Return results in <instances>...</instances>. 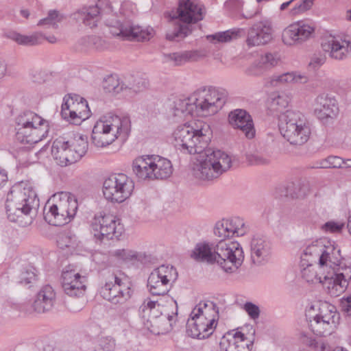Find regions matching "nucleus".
<instances>
[{"instance_id": "obj_1", "label": "nucleus", "mask_w": 351, "mask_h": 351, "mask_svg": "<svg viewBox=\"0 0 351 351\" xmlns=\"http://www.w3.org/2000/svg\"><path fill=\"white\" fill-rule=\"evenodd\" d=\"M174 145L180 152L197 154L191 167L192 175L199 180H210L219 178L230 169L232 158L227 153L208 147L212 131L206 123L199 121L195 126L184 124L173 133Z\"/></svg>"}, {"instance_id": "obj_2", "label": "nucleus", "mask_w": 351, "mask_h": 351, "mask_svg": "<svg viewBox=\"0 0 351 351\" xmlns=\"http://www.w3.org/2000/svg\"><path fill=\"white\" fill-rule=\"evenodd\" d=\"M340 249L327 239H320L308 245L301 254L300 267L303 279L310 283H321L330 263L335 264Z\"/></svg>"}, {"instance_id": "obj_3", "label": "nucleus", "mask_w": 351, "mask_h": 351, "mask_svg": "<svg viewBox=\"0 0 351 351\" xmlns=\"http://www.w3.org/2000/svg\"><path fill=\"white\" fill-rule=\"evenodd\" d=\"M5 206L8 219L25 227L32 224L36 216L39 199L32 186L21 182L11 187Z\"/></svg>"}, {"instance_id": "obj_4", "label": "nucleus", "mask_w": 351, "mask_h": 351, "mask_svg": "<svg viewBox=\"0 0 351 351\" xmlns=\"http://www.w3.org/2000/svg\"><path fill=\"white\" fill-rule=\"evenodd\" d=\"M131 128L130 119L127 116L107 114L95 124L92 132L93 143L104 147L112 143L119 136L125 138Z\"/></svg>"}, {"instance_id": "obj_5", "label": "nucleus", "mask_w": 351, "mask_h": 351, "mask_svg": "<svg viewBox=\"0 0 351 351\" xmlns=\"http://www.w3.org/2000/svg\"><path fill=\"white\" fill-rule=\"evenodd\" d=\"M77 207V200L71 193L64 191L58 193L45 206L44 219L52 226H63L73 219Z\"/></svg>"}, {"instance_id": "obj_6", "label": "nucleus", "mask_w": 351, "mask_h": 351, "mask_svg": "<svg viewBox=\"0 0 351 351\" xmlns=\"http://www.w3.org/2000/svg\"><path fill=\"white\" fill-rule=\"evenodd\" d=\"M16 139L22 144L33 145L46 138L48 121L32 111H25L16 119Z\"/></svg>"}, {"instance_id": "obj_7", "label": "nucleus", "mask_w": 351, "mask_h": 351, "mask_svg": "<svg viewBox=\"0 0 351 351\" xmlns=\"http://www.w3.org/2000/svg\"><path fill=\"white\" fill-rule=\"evenodd\" d=\"M279 130L291 145H302L309 139L311 130L305 116L299 111L287 110L279 116Z\"/></svg>"}, {"instance_id": "obj_8", "label": "nucleus", "mask_w": 351, "mask_h": 351, "mask_svg": "<svg viewBox=\"0 0 351 351\" xmlns=\"http://www.w3.org/2000/svg\"><path fill=\"white\" fill-rule=\"evenodd\" d=\"M162 306L158 300L147 298L139 308L142 323L145 329L154 335L170 331L176 322L177 312L173 315H163Z\"/></svg>"}, {"instance_id": "obj_9", "label": "nucleus", "mask_w": 351, "mask_h": 351, "mask_svg": "<svg viewBox=\"0 0 351 351\" xmlns=\"http://www.w3.org/2000/svg\"><path fill=\"white\" fill-rule=\"evenodd\" d=\"M228 98V92L223 88L204 86L192 93L196 114L208 117L216 114L222 108Z\"/></svg>"}, {"instance_id": "obj_10", "label": "nucleus", "mask_w": 351, "mask_h": 351, "mask_svg": "<svg viewBox=\"0 0 351 351\" xmlns=\"http://www.w3.org/2000/svg\"><path fill=\"white\" fill-rule=\"evenodd\" d=\"M178 19L185 25L178 24L166 35L169 40H180L185 38L191 29L189 24L195 23L204 19L203 5L199 0H179L177 10Z\"/></svg>"}, {"instance_id": "obj_11", "label": "nucleus", "mask_w": 351, "mask_h": 351, "mask_svg": "<svg viewBox=\"0 0 351 351\" xmlns=\"http://www.w3.org/2000/svg\"><path fill=\"white\" fill-rule=\"evenodd\" d=\"M350 280L351 265L346 263L339 252L337 261L335 264L330 263L322 284L328 294L337 297L345 292Z\"/></svg>"}, {"instance_id": "obj_12", "label": "nucleus", "mask_w": 351, "mask_h": 351, "mask_svg": "<svg viewBox=\"0 0 351 351\" xmlns=\"http://www.w3.org/2000/svg\"><path fill=\"white\" fill-rule=\"evenodd\" d=\"M215 263L224 271L233 273L242 265L244 255L241 245L232 239H220L214 247Z\"/></svg>"}, {"instance_id": "obj_13", "label": "nucleus", "mask_w": 351, "mask_h": 351, "mask_svg": "<svg viewBox=\"0 0 351 351\" xmlns=\"http://www.w3.org/2000/svg\"><path fill=\"white\" fill-rule=\"evenodd\" d=\"M99 293L106 300L114 304H122L132 295L129 285L110 271L103 272Z\"/></svg>"}, {"instance_id": "obj_14", "label": "nucleus", "mask_w": 351, "mask_h": 351, "mask_svg": "<svg viewBox=\"0 0 351 351\" xmlns=\"http://www.w3.org/2000/svg\"><path fill=\"white\" fill-rule=\"evenodd\" d=\"M134 188V182L126 175L114 174L104 180L103 193L107 200L111 202L122 203L130 197Z\"/></svg>"}, {"instance_id": "obj_15", "label": "nucleus", "mask_w": 351, "mask_h": 351, "mask_svg": "<svg viewBox=\"0 0 351 351\" xmlns=\"http://www.w3.org/2000/svg\"><path fill=\"white\" fill-rule=\"evenodd\" d=\"M178 278L176 269L171 265H160L154 269L147 279V288L153 296H164L169 291Z\"/></svg>"}, {"instance_id": "obj_16", "label": "nucleus", "mask_w": 351, "mask_h": 351, "mask_svg": "<svg viewBox=\"0 0 351 351\" xmlns=\"http://www.w3.org/2000/svg\"><path fill=\"white\" fill-rule=\"evenodd\" d=\"M106 25L110 27V32L116 36L130 41L149 40L153 36L154 29L150 27L143 29L141 26L134 24L130 21L120 22L116 19L107 20Z\"/></svg>"}, {"instance_id": "obj_17", "label": "nucleus", "mask_w": 351, "mask_h": 351, "mask_svg": "<svg viewBox=\"0 0 351 351\" xmlns=\"http://www.w3.org/2000/svg\"><path fill=\"white\" fill-rule=\"evenodd\" d=\"M338 319L335 307L326 302L322 303L318 313L310 319L309 328L315 335L326 336L335 330Z\"/></svg>"}, {"instance_id": "obj_18", "label": "nucleus", "mask_w": 351, "mask_h": 351, "mask_svg": "<svg viewBox=\"0 0 351 351\" xmlns=\"http://www.w3.org/2000/svg\"><path fill=\"white\" fill-rule=\"evenodd\" d=\"M116 217L110 214L99 213L91 221V228L94 237L101 241L118 239L122 233L123 227Z\"/></svg>"}, {"instance_id": "obj_19", "label": "nucleus", "mask_w": 351, "mask_h": 351, "mask_svg": "<svg viewBox=\"0 0 351 351\" xmlns=\"http://www.w3.org/2000/svg\"><path fill=\"white\" fill-rule=\"evenodd\" d=\"M314 32L315 27L312 24L299 21L284 29L282 33V40L287 46L300 45L310 39Z\"/></svg>"}, {"instance_id": "obj_20", "label": "nucleus", "mask_w": 351, "mask_h": 351, "mask_svg": "<svg viewBox=\"0 0 351 351\" xmlns=\"http://www.w3.org/2000/svg\"><path fill=\"white\" fill-rule=\"evenodd\" d=\"M273 34L271 21L267 18L262 19L254 22L247 29L246 45L248 47L265 45L272 40Z\"/></svg>"}, {"instance_id": "obj_21", "label": "nucleus", "mask_w": 351, "mask_h": 351, "mask_svg": "<svg viewBox=\"0 0 351 351\" xmlns=\"http://www.w3.org/2000/svg\"><path fill=\"white\" fill-rule=\"evenodd\" d=\"M88 106L84 98L75 95L64 98L62 104L61 114L64 119L75 121L76 119L84 120L89 116Z\"/></svg>"}, {"instance_id": "obj_22", "label": "nucleus", "mask_w": 351, "mask_h": 351, "mask_svg": "<svg viewBox=\"0 0 351 351\" xmlns=\"http://www.w3.org/2000/svg\"><path fill=\"white\" fill-rule=\"evenodd\" d=\"M248 228L244 220L239 217L223 219L216 223L214 234L221 239H231L234 236L244 235Z\"/></svg>"}, {"instance_id": "obj_23", "label": "nucleus", "mask_w": 351, "mask_h": 351, "mask_svg": "<svg viewBox=\"0 0 351 351\" xmlns=\"http://www.w3.org/2000/svg\"><path fill=\"white\" fill-rule=\"evenodd\" d=\"M338 102L335 96L328 93H321L315 99L314 112L322 121L335 119L339 114Z\"/></svg>"}, {"instance_id": "obj_24", "label": "nucleus", "mask_w": 351, "mask_h": 351, "mask_svg": "<svg viewBox=\"0 0 351 351\" xmlns=\"http://www.w3.org/2000/svg\"><path fill=\"white\" fill-rule=\"evenodd\" d=\"M323 51L335 60H343L347 58L351 49V43L339 36H330L322 43Z\"/></svg>"}, {"instance_id": "obj_25", "label": "nucleus", "mask_w": 351, "mask_h": 351, "mask_svg": "<svg viewBox=\"0 0 351 351\" xmlns=\"http://www.w3.org/2000/svg\"><path fill=\"white\" fill-rule=\"evenodd\" d=\"M62 286L64 293L71 297L80 298L86 291L85 278L74 270L63 271Z\"/></svg>"}, {"instance_id": "obj_26", "label": "nucleus", "mask_w": 351, "mask_h": 351, "mask_svg": "<svg viewBox=\"0 0 351 351\" xmlns=\"http://www.w3.org/2000/svg\"><path fill=\"white\" fill-rule=\"evenodd\" d=\"M186 324V331L193 338L204 339L209 337L214 332L217 322L210 324L208 318L199 316H190Z\"/></svg>"}, {"instance_id": "obj_27", "label": "nucleus", "mask_w": 351, "mask_h": 351, "mask_svg": "<svg viewBox=\"0 0 351 351\" xmlns=\"http://www.w3.org/2000/svg\"><path fill=\"white\" fill-rule=\"evenodd\" d=\"M272 247L270 241L265 237L254 236L250 242V255L253 263L263 265L271 258Z\"/></svg>"}, {"instance_id": "obj_28", "label": "nucleus", "mask_w": 351, "mask_h": 351, "mask_svg": "<svg viewBox=\"0 0 351 351\" xmlns=\"http://www.w3.org/2000/svg\"><path fill=\"white\" fill-rule=\"evenodd\" d=\"M252 346L243 332L234 330L227 332L219 343L220 351H250Z\"/></svg>"}, {"instance_id": "obj_29", "label": "nucleus", "mask_w": 351, "mask_h": 351, "mask_svg": "<svg viewBox=\"0 0 351 351\" xmlns=\"http://www.w3.org/2000/svg\"><path fill=\"white\" fill-rule=\"evenodd\" d=\"M88 149L87 138L81 134H74L64 153V161L62 167L73 164L82 158Z\"/></svg>"}, {"instance_id": "obj_30", "label": "nucleus", "mask_w": 351, "mask_h": 351, "mask_svg": "<svg viewBox=\"0 0 351 351\" xmlns=\"http://www.w3.org/2000/svg\"><path fill=\"white\" fill-rule=\"evenodd\" d=\"M56 294L53 288L49 285L43 286L38 292L36 299L27 313L36 312L43 313L52 309L56 302Z\"/></svg>"}, {"instance_id": "obj_31", "label": "nucleus", "mask_w": 351, "mask_h": 351, "mask_svg": "<svg viewBox=\"0 0 351 351\" xmlns=\"http://www.w3.org/2000/svg\"><path fill=\"white\" fill-rule=\"evenodd\" d=\"M228 118L230 123L239 129L246 138L252 139L255 136L253 120L245 110L236 109L229 114Z\"/></svg>"}, {"instance_id": "obj_32", "label": "nucleus", "mask_w": 351, "mask_h": 351, "mask_svg": "<svg viewBox=\"0 0 351 351\" xmlns=\"http://www.w3.org/2000/svg\"><path fill=\"white\" fill-rule=\"evenodd\" d=\"M102 5L101 0H98L95 5L84 6L74 14L75 18L86 26L95 27L103 14Z\"/></svg>"}, {"instance_id": "obj_33", "label": "nucleus", "mask_w": 351, "mask_h": 351, "mask_svg": "<svg viewBox=\"0 0 351 351\" xmlns=\"http://www.w3.org/2000/svg\"><path fill=\"white\" fill-rule=\"evenodd\" d=\"M132 171L140 180H153L152 155L136 158L132 165Z\"/></svg>"}, {"instance_id": "obj_34", "label": "nucleus", "mask_w": 351, "mask_h": 351, "mask_svg": "<svg viewBox=\"0 0 351 351\" xmlns=\"http://www.w3.org/2000/svg\"><path fill=\"white\" fill-rule=\"evenodd\" d=\"M278 62L276 55L267 53L262 55L246 71V73L251 76H260L268 69L275 66Z\"/></svg>"}, {"instance_id": "obj_35", "label": "nucleus", "mask_w": 351, "mask_h": 351, "mask_svg": "<svg viewBox=\"0 0 351 351\" xmlns=\"http://www.w3.org/2000/svg\"><path fill=\"white\" fill-rule=\"evenodd\" d=\"M205 56V52L199 50L184 51L164 54L165 61L172 62L174 66H180L186 62L197 61Z\"/></svg>"}, {"instance_id": "obj_36", "label": "nucleus", "mask_w": 351, "mask_h": 351, "mask_svg": "<svg viewBox=\"0 0 351 351\" xmlns=\"http://www.w3.org/2000/svg\"><path fill=\"white\" fill-rule=\"evenodd\" d=\"M153 180H165L173 173V165L167 158L152 155Z\"/></svg>"}, {"instance_id": "obj_37", "label": "nucleus", "mask_w": 351, "mask_h": 351, "mask_svg": "<svg viewBox=\"0 0 351 351\" xmlns=\"http://www.w3.org/2000/svg\"><path fill=\"white\" fill-rule=\"evenodd\" d=\"M190 316L206 317L210 324H213L214 322L218 321L219 309L216 304L212 301H201L194 307Z\"/></svg>"}, {"instance_id": "obj_38", "label": "nucleus", "mask_w": 351, "mask_h": 351, "mask_svg": "<svg viewBox=\"0 0 351 351\" xmlns=\"http://www.w3.org/2000/svg\"><path fill=\"white\" fill-rule=\"evenodd\" d=\"M175 116L182 117L196 114L195 101H192V93L187 97L179 98L173 102Z\"/></svg>"}, {"instance_id": "obj_39", "label": "nucleus", "mask_w": 351, "mask_h": 351, "mask_svg": "<svg viewBox=\"0 0 351 351\" xmlns=\"http://www.w3.org/2000/svg\"><path fill=\"white\" fill-rule=\"evenodd\" d=\"M191 257L197 261L214 263L216 254L208 244L198 243L193 250Z\"/></svg>"}, {"instance_id": "obj_40", "label": "nucleus", "mask_w": 351, "mask_h": 351, "mask_svg": "<svg viewBox=\"0 0 351 351\" xmlns=\"http://www.w3.org/2000/svg\"><path fill=\"white\" fill-rule=\"evenodd\" d=\"M307 81L308 78L305 75L296 74L294 72H287L281 75H274L271 77L270 84L271 86H276L289 83L304 84Z\"/></svg>"}, {"instance_id": "obj_41", "label": "nucleus", "mask_w": 351, "mask_h": 351, "mask_svg": "<svg viewBox=\"0 0 351 351\" xmlns=\"http://www.w3.org/2000/svg\"><path fill=\"white\" fill-rule=\"evenodd\" d=\"M278 192L280 196L298 199L305 197L309 193V189H304L299 182H291L288 184L285 189H278Z\"/></svg>"}, {"instance_id": "obj_42", "label": "nucleus", "mask_w": 351, "mask_h": 351, "mask_svg": "<svg viewBox=\"0 0 351 351\" xmlns=\"http://www.w3.org/2000/svg\"><path fill=\"white\" fill-rule=\"evenodd\" d=\"M69 143L70 138L66 140L64 137L60 136L56 138L52 144L51 154L57 164L60 166L63 165V161H64V155Z\"/></svg>"}, {"instance_id": "obj_43", "label": "nucleus", "mask_w": 351, "mask_h": 351, "mask_svg": "<svg viewBox=\"0 0 351 351\" xmlns=\"http://www.w3.org/2000/svg\"><path fill=\"white\" fill-rule=\"evenodd\" d=\"M245 34V32L243 28H233L208 36V38H210L212 40H216L218 43H227L241 38Z\"/></svg>"}, {"instance_id": "obj_44", "label": "nucleus", "mask_w": 351, "mask_h": 351, "mask_svg": "<svg viewBox=\"0 0 351 351\" xmlns=\"http://www.w3.org/2000/svg\"><path fill=\"white\" fill-rule=\"evenodd\" d=\"M9 37L19 45L29 46L40 44L43 40V35L39 32H36L29 36L12 32Z\"/></svg>"}, {"instance_id": "obj_45", "label": "nucleus", "mask_w": 351, "mask_h": 351, "mask_svg": "<svg viewBox=\"0 0 351 351\" xmlns=\"http://www.w3.org/2000/svg\"><path fill=\"white\" fill-rule=\"evenodd\" d=\"M103 87L106 93L112 94H118L128 89V86L123 82H120L116 75H110L106 77L104 81Z\"/></svg>"}, {"instance_id": "obj_46", "label": "nucleus", "mask_w": 351, "mask_h": 351, "mask_svg": "<svg viewBox=\"0 0 351 351\" xmlns=\"http://www.w3.org/2000/svg\"><path fill=\"white\" fill-rule=\"evenodd\" d=\"M289 104V98L285 94L273 93L269 101V108L273 112H280Z\"/></svg>"}, {"instance_id": "obj_47", "label": "nucleus", "mask_w": 351, "mask_h": 351, "mask_svg": "<svg viewBox=\"0 0 351 351\" xmlns=\"http://www.w3.org/2000/svg\"><path fill=\"white\" fill-rule=\"evenodd\" d=\"M306 343L315 351H332L328 341L322 339L308 338Z\"/></svg>"}, {"instance_id": "obj_48", "label": "nucleus", "mask_w": 351, "mask_h": 351, "mask_svg": "<svg viewBox=\"0 0 351 351\" xmlns=\"http://www.w3.org/2000/svg\"><path fill=\"white\" fill-rule=\"evenodd\" d=\"M82 41L87 43L88 47L95 49L97 51H103L108 48V44L106 40L99 36H88L82 38Z\"/></svg>"}, {"instance_id": "obj_49", "label": "nucleus", "mask_w": 351, "mask_h": 351, "mask_svg": "<svg viewBox=\"0 0 351 351\" xmlns=\"http://www.w3.org/2000/svg\"><path fill=\"white\" fill-rule=\"evenodd\" d=\"M63 19V16L60 15L57 11L51 10L49 12L48 16L39 21L38 25H49L53 28H56L58 23H60Z\"/></svg>"}, {"instance_id": "obj_50", "label": "nucleus", "mask_w": 351, "mask_h": 351, "mask_svg": "<svg viewBox=\"0 0 351 351\" xmlns=\"http://www.w3.org/2000/svg\"><path fill=\"white\" fill-rule=\"evenodd\" d=\"M36 269L34 267L29 266L21 271L19 282L24 285L32 283L36 280Z\"/></svg>"}, {"instance_id": "obj_51", "label": "nucleus", "mask_w": 351, "mask_h": 351, "mask_svg": "<svg viewBox=\"0 0 351 351\" xmlns=\"http://www.w3.org/2000/svg\"><path fill=\"white\" fill-rule=\"evenodd\" d=\"M246 160L252 165H268L270 159L258 152H250L246 154Z\"/></svg>"}, {"instance_id": "obj_52", "label": "nucleus", "mask_w": 351, "mask_h": 351, "mask_svg": "<svg viewBox=\"0 0 351 351\" xmlns=\"http://www.w3.org/2000/svg\"><path fill=\"white\" fill-rule=\"evenodd\" d=\"M314 0H296L294 7L291 10V15H297L309 10Z\"/></svg>"}, {"instance_id": "obj_53", "label": "nucleus", "mask_w": 351, "mask_h": 351, "mask_svg": "<svg viewBox=\"0 0 351 351\" xmlns=\"http://www.w3.org/2000/svg\"><path fill=\"white\" fill-rule=\"evenodd\" d=\"M344 226L341 221H329L322 226V230L326 232L338 233L341 232Z\"/></svg>"}, {"instance_id": "obj_54", "label": "nucleus", "mask_w": 351, "mask_h": 351, "mask_svg": "<svg viewBox=\"0 0 351 351\" xmlns=\"http://www.w3.org/2000/svg\"><path fill=\"white\" fill-rule=\"evenodd\" d=\"M114 341L108 338H101L95 346V351H112L114 348Z\"/></svg>"}, {"instance_id": "obj_55", "label": "nucleus", "mask_w": 351, "mask_h": 351, "mask_svg": "<svg viewBox=\"0 0 351 351\" xmlns=\"http://www.w3.org/2000/svg\"><path fill=\"white\" fill-rule=\"evenodd\" d=\"M340 306L343 313L348 317H351V294L344 295L340 300Z\"/></svg>"}, {"instance_id": "obj_56", "label": "nucleus", "mask_w": 351, "mask_h": 351, "mask_svg": "<svg viewBox=\"0 0 351 351\" xmlns=\"http://www.w3.org/2000/svg\"><path fill=\"white\" fill-rule=\"evenodd\" d=\"M148 86V82L146 80L138 77L134 80V83L130 84V86H128V89H131L134 92L137 93L143 90Z\"/></svg>"}, {"instance_id": "obj_57", "label": "nucleus", "mask_w": 351, "mask_h": 351, "mask_svg": "<svg viewBox=\"0 0 351 351\" xmlns=\"http://www.w3.org/2000/svg\"><path fill=\"white\" fill-rule=\"evenodd\" d=\"M244 310L247 312L249 316L256 319L260 315V309L258 306L252 302H246L244 304Z\"/></svg>"}, {"instance_id": "obj_58", "label": "nucleus", "mask_w": 351, "mask_h": 351, "mask_svg": "<svg viewBox=\"0 0 351 351\" xmlns=\"http://www.w3.org/2000/svg\"><path fill=\"white\" fill-rule=\"evenodd\" d=\"M113 255L123 260H132L136 258V254L130 250L125 249L117 250L113 252Z\"/></svg>"}, {"instance_id": "obj_59", "label": "nucleus", "mask_w": 351, "mask_h": 351, "mask_svg": "<svg viewBox=\"0 0 351 351\" xmlns=\"http://www.w3.org/2000/svg\"><path fill=\"white\" fill-rule=\"evenodd\" d=\"M85 303L84 300H73L67 303L68 309L73 313L79 312L84 308Z\"/></svg>"}, {"instance_id": "obj_60", "label": "nucleus", "mask_w": 351, "mask_h": 351, "mask_svg": "<svg viewBox=\"0 0 351 351\" xmlns=\"http://www.w3.org/2000/svg\"><path fill=\"white\" fill-rule=\"evenodd\" d=\"M326 56L322 54H315L309 63L313 68H317L323 65L326 62Z\"/></svg>"}, {"instance_id": "obj_61", "label": "nucleus", "mask_w": 351, "mask_h": 351, "mask_svg": "<svg viewBox=\"0 0 351 351\" xmlns=\"http://www.w3.org/2000/svg\"><path fill=\"white\" fill-rule=\"evenodd\" d=\"M330 162V168H343V159L338 156H328Z\"/></svg>"}, {"instance_id": "obj_62", "label": "nucleus", "mask_w": 351, "mask_h": 351, "mask_svg": "<svg viewBox=\"0 0 351 351\" xmlns=\"http://www.w3.org/2000/svg\"><path fill=\"white\" fill-rule=\"evenodd\" d=\"M58 244L60 248L64 247H74V243L72 242L71 239L68 236H62L58 241Z\"/></svg>"}, {"instance_id": "obj_63", "label": "nucleus", "mask_w": 351, "mask_h": 351, "mask_svg": "<svg viewBox=\"0 0 351 351\" xmlns=\"http://www.w3.org/2000/svg\"><path fill=\"white\" fill-rule=\"evenodd\" d=\"M8 180L7 172L0 168V186Z\"/></svg>"}, {"instance_id": "obj_64", "label": "nucleus", "mask_w": 351, "mask_h": 351, "mask_svg": "<svg viewBox=\"0 0 351 351\" xmlns=\"http://www.w3.org/2000/svg\"><path fill=\"white\" fill-rule=\"evenodd\" d=\"M7 66L4 62H0V79L2 78L6 73Z\"/></svg>"}]
</instances>
